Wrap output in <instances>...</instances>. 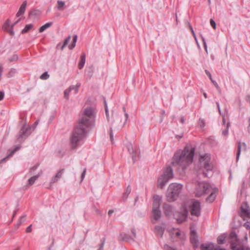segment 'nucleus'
I'll return each instance as SVG.
<instances>
[{
	"label": "nucleus",
	"instance_id": "1",
	"mask_svg": "<svg viewBox=\"0 0 250 250\" xmlns=\"http://www.w3.org/2000/svg\"><path fill=\"white\" fill-rule=\"evenodd\" d=\"M95 118V109L92 107H86L79 120L78 125L72 133L70 141L73 148H75L80 141L84 137L86 129L94 125Z\"/></svg>",
	"mask_w": 250,
	"mask_h": 250
},
{
	"label": "nucleus",
	"instance_id": "2",
	"mask_svg": "<svg viewBox=\"0 0 250 250\" xmlns=\"http://www.w3.org/2000/svg\"><path fill=\"white\" fill-rule=\"evenodd\" d=\"M194 151V147L186 146L183 150L176 152L173 157L172 166L177 167L178 170L181 169L184 170L192 162Z\"/></svg>",
	"mask_w": 250,
	"mask_h": 250
},
{
	"label": "nucleus",
	"instance_id": "3",
	"mask_svg": "<svg viewBox=\"0 0 250 250\" xmlns=\"http://www.w3.org/2000/svg\"><path fill=\"white\" fill-rule=\"evenodd\" d=\"M216 191L217 189L216 188H213L209 183L201 182H198L196 185L195 194L196 197H200L205 194H209V195L206 198V201L211 203L215 199Z\"/></svg>",
	"mask_w": 250,
	"mask_h": 250
},
{
	"label": "nucleus",
	"instance_id": "4",
	"mask_svg": "<svg viewBox=\"0 0 250 250\" xmlns=\"http://www.w3.org/2000/svg\"><path fill=\"white\" fill-rule=\"evenodd\" d=\"M210 161V155L208 154L203 155L200 158V171H202L204 177H208V173L212 170L213 165Z\"/></svg>",
	"mask_w": 250,
	"mask_h": 250
},
{
	"label": "nucleus",
	"instance_id": "5",
	"mask_svg": "<svg viewBox=\"0 0 250 250\" xmlns=\"http://www.w3.org/2000/svg\"><path fill=\"white\" fill-rule=\"evenodd\" d=\"M183 185L180 184L172 183L169 185L166 194L168 202H173L176 200L182 191Z\"/></svg>",
	"mask_w": 250,
	"mask_h": 250
},
{
	"label": "nucleus",
	"instance_id": "6",
	"mask_svg": "<svg viewBox=\"0 0 250 250\" xmlns=\"http://www.w3.org/2000/svg\"><path fill=\"white\" fill-rule=\"evenodd\" d=\"M173 176V169L171 167H167L163 174L158 179V187L163 188L168 181L171 179Z\"/></svg>",
	"mask_w": 250,
	"mask_h": 250
},
{
	"label": "nucleus",
	"instance_id": "7",
	"mask_svg": "<svg viewBox=\"0 0 250 250\" xmlns=\"http://www.w3.org/2000/svg\"><path fill=\"white\" fill-rule=\"evenodd\" d=\"M230 248L232 250H250L248 247H242L237 248L238 239L235 232H231L230 234Z\"/></svg>",
	"mask_w": 250,
	"mask_h": 250
},
{
	"label": "nucleus",
	"instance_id": "8",
	"mask_svg": "<svg viewBox=\"0 0 250 250\" xmlns=\"http://www.w3.org/2000/svg\"><path fill=\"white\" fill-rule=\"evenodd\" d=\"M188 215V211L186 208H183L181 211H176L173 213V217L178 223H182L185 221Z\"/></svg>",
	"mask_w": 250,
	"mask_h": 250
},
{
	"label": "nucleus",
	"instance_id": "9",
	"mask_svg": "<svg viewBox=\"0 0 250 250\" xmlns=\"http://www.w3.org/2000/svg\"><path fill=\"white\" fill-rule=\"evenodd\" d=\"M191 215L199 217L201 215V205L199 201L195 200L190 206Z\"/></svg>",
	"mask_w": 250,
	"mask_h": 250
},
{
	"label": "nucleus",
	"instance_id": "10",
	"mask_svg": "<svg viewBox=\"0 0 250 250\" xmlns=\"http://www.w3.org/2000/svg\"><path fill=\"white\" fill-rule=\"evenodd\" d=\"M30 129V127L25 128L23 126L20 131L17 137V140L19 142H22L24 141L28 136L27 131Z\"/></svg>",
	"mask_w": 250,
	"mask_h": 250
},
{
	"label": "nucleus",
	"instance_id": "11",
	"mask_svg": "<svg viewBox=\"0 0 250 250\" xmlns=\"http://www.w3.org/2000/svg\"><path fill=\"white\" fill-rule=\"evenodd\" d=\"M126 148L128 152L132 155V159L133 163H135L136 161V154L137 150L135 148L131 143H128L126 144Z\"/></svg>",
	"mask_w": 250,
	"mask_h": 250
},
{
	"label": "nucleus",
	"instance_id": "12",
	"mask_svg": "<svg viewBox=\"0 0 250 250\" xmlns=\"http://www.w3.org/2000/svg\"><path fill=\"white\" fill-rule=\"evenodd\" d=\"M10 20L8 19L5 23L3 24L2 26L3 29L8 32L10 35L13 36L15 34L14 32L13 31V28L10 27Z\"/></svg>",
	"mask_w": 250,
	"mask_h": 250
},
{
	"label": "nucleus",
	"instance_id": "13",
	"mask_svg": "<svg viewBox=\"0 0 250 250\" xmlns=\"http://www.w3.org/2000/svg\"><path fill=\"white\" fill-rule=\"evenodd\" d=\"M162 197L158 195L153 196V208H160L161 204Z\"/></svg>",
	"mask_w": 250,
	"mask_h": 250
},
{
	"label": "nucleus",
	"instance_id": "14",
	"mask_svg": "<svg viewBox=\"0 0 250 250\" xmlns=\"http://www.w3.org/2000/svg\"><path fill=\"white\" fill-rule=\"evenodd\" d=\"M165 228L161 226H156L154 228V232L156 235L162 238L164 234Z\"/></svg>",
	"mask_w": 250,
	"mask_h": 250
},
{
	"label": "nucleus",
	"instance_id": "15",
	"mask_svg": "<svg viewBox=\"0 0 250 250\" xmlns=\"http://www.w3.org/2000/svg\"><path fill=\"white\" fill-rule=\"evenodd\" d=\"M64 171V169L62 168L60 169L57 173L52 178L50 183L53 184L56 183L59 181V180L62 177L63 172Z\"/></svg>",
	"mask_w": 250,
	"mask_h": 250
},
{
	"label": "nucleus",
	"instance_id": "16",
	"mask_svg": "<svg viewBox=\"0 0 250 250\" xmlns=\"http://www.w3.org/2000/svg\"><path fill=\"white\" fill-rule=\"evenodd\" d=\"M120 239L122 241L125 242H131L135 241L134 239L132 236L124 232H122L120 234Z\"/></svg>",
	"mask_w": 250,
	"mask_h": 250
},
{
	"label": "nucleus",
	"instance_id": "17",
	"mask_svg": "<svg viewBox=\"0 0 250 250\" xmlns=\"http://www.w3.org/2000/svg\"><path fill=\"white\" fill-rule=\"evenodd\" d=\"M27 2L26 0H25L23 2L22 4L20 7L18 12L17 13V17H20L24 13L26 9V7L27 6Z\"/></svg>",
	"mask_w": 250,
	"mask_h": 250
},
{
	"label": "nucleus",
	"instance_id": "18",
	"mask_svg": "<svg viewBox=\"0 0 250 250\" xmlns=\"http://www.w3.org/2000/svg\"><path fill=\"white\" fill-rule=\"evenodd\" d=\"M21 148V146L19 145H18L16 146L15 148L11 150L9 154L6 156L5 157L3 158L1 161H0V163L4 162L9 157H11L13 156V155L18 150H19Z\"/></svg>",
	"mask_w": 250,
	"mask_h": 250
},
{
	"label": "nucleus",
	"instance_id": "19",
	"mask_svg": "<svg viewBox=\"0 0 250 250\" xmlns=\"http://www.w3.org/2000/svg\"><path fill=\"white\" fill-rule=\"evenodd\" d=\"M191 243L195 246L197 245L198 239L195 230H192L191 232V236L190 237Z\"/></svg>",
	"mask_w": 250,
	"mask_h": 250
},
{
	"label": "nucleus",
	"instance_id": "20",
	"mask_svg": "<svg viewBox=\"0 0 250 250\" xmlns=\"http://www.w3.org/2000/svg\"><path fill=\"white\" fill-rule=\"evenodd\" d=\"M164 211L166 216H170L173 212L172 206L169 205H166L164 207Z\"/></svg>",
	"mask_w": 250,
	"mask_h": 250
},
{
	"label": "nucleus",
	"instance_id": "21",
	"mask_svg": "<svg viewBox=\"0 0 250 250\" xmlns=\"http://www.w3.org/2000/svg\"><path fill=\"white\" fill-rule=\"evenodd\" d=\"M152 214L154 219L155 220H159L161 217V211L160 208H153Z\"/></svg>",
	"mask_w": 250,
	"mask_h": 250
},
{
	"label": "nucleus",
	"instance_id": "22",
	"mask_svg": "<svg viewBox=\"0 0 250 250\" xmlns=\"http://www.w3.org/2000/svg\"><path fill=\"white\" fill-rule=\"evenodd\" d=\"M86 59V55L85 53H83L81 56L80 61L78 64V68L80 69H82L85 64Z\"/></svg>",
	"mask_w": 250,
	"mask_h": 250
},
{
	"label": "nucleus",
	"instance_id": "23",
	"mask_svg": "<svg viewBox=\"0 0 250 250\" xmlns=\"http://www.w3.org/2000/svg\"><path fill=\"white\" fill-rule=\"evenodd\" d=\"M214 248L213 243L203 244L201 246L202 250H212Z\"/></svg>",
	"mask_w": 250,
	"mask_h": 250
},
{
	"label": "nucleus",
	"instance_id": "24",
	"mask_svg": "<svg viewBox=\"0 0 250 250\" xmlns=\"http://www.w3.org/2000/svg\"><path fill=\"white\" fill-rule=\"evenodd\" d=\"M241 215L248 218H250V210L247 208H244L241 207Z\"/></svg>",
	"mask_w": 250,
	"mask_h": 250
},
{
	"label": "nucleus",
	"instance_id": "25",
	"mask_svg": "<svg viewBox=\"0 0 250 250\" xmlns=\"http://www.w3.org/2000/svg\"><path fill=\"white\" fill-rule=\"evenodd\" d=\"M41 174H42V172L30 178L28 180V185L29 186L32 185L35 183V182L38 179V178L40 177V176L41 175Z\"/></svg>",
	"mask_w": 250,
	"mask_h": 250
},
{
	"label": "nucleus",
	"instance_id": "26",
	"mask_svg": "<svg viewBox=\"0 0 250 250\" xmlns=\"http://www.w3.org/2000/svg\"><path fill=\"white\" fill-rule=\"evenodd\" d=\"M74 88V85H71L69 86V87L68 88L65 90V91H64V97L65 99H69V93L70 92V91L71 90H73Z\"/></svg>",
	"mask_w": 250,
	"mask_h": 250
},
{
	"label": "nucleus",
	"instance_id": "27",
	"mask_svg": "<svg viewBox=\"0 0 250 250\" xmlns=\"http://www.w3.org/2000/svg\"><path fill=\"white\" fill-rule=\"evenodd\" d=\"M131 188L130 187V186L128 185L126 188L125 192L124 193L123 195V199L124 200H125L127 199V198L128 196V195L131 192Z\"/></svg>",
	"mask_w": 250,
	"mask_h": 250
},
{
	"label": "nucleus",
	"instance_id": "28",
	"mask_svg": "<svg viewBox=\"0 0 250 250\" xmlns=\"http://www.w3.org/2000/svg\"><path fill=\"white\" fill-rule=\"evenodd\" d=\"M65 6V2L62 0L57 1V9L60 11H62Z\"/></svg>",
	"mask_w": 250,
	"mask_h": 250
},
{
	"label": "nucleus",
	"instance_id": "29",
	"mask_svg": "<svg viewBox=\"0 0 250 250\" xmlns=\"http://www.w3.org/2000/svg\"><path fill=\"white\" fill-rule=\"evenodd\" d=\"M52 24V22H49L45 23L44 25L42 26L39 29L40 32H43L45 29L50 27Z\"/></svg>",
	"mask_w": 250,
	"mask_h": 250
},
{
	"label": "nucleus",
	"instance_id": "30",
	"mask_svg": "<svg viewBox=\"0 0 250 250\" xmlns=\"http://www.w3.org/2000/svg\"><path fill=\"white\" fill-rule=\"evenodd\" d=\"M17 70L15 68H12L10 69L8 73L7 74V77L8 78H11L14 76V75L16 74Z\"/></svg>",
	"mask_w": 250,
	"mask_h": 250
},
{
	"label": "nucleus",
	"instance_id": "31",
	"mask_svg": "<svg viewBox=\"0 0 250 250\" xmlns=\"http://www.w3.org/2000/svg\"><path fill=\"white\" fill-rule=\"evenodd\" d=\"M241 146L242 144L241 142L238 143V146H237V151L236 153V161H238L239 160V156L241 154Z\"/></svg>",
	"mask_w": 250,
	"mask_h": 250
},
{
	"label": "nucleus",
	"instance_id": "32",
	"mask_svg": "<svg viewBox=\"0 0 250 250\" xmlns=\"http://www.w3.org/2000/svg\"><path fill=\"white\" fill-rule=\"evenodd\" d=\"M33 27L32 24H29L25 25V27L22 30L21 33L24 34L27 32Z\"/></svg>",
	"mask_w": 250,
	"mask_h": 250
},
{
	"label": "nucleus",
	"instance_id": "33",
	"mask_svg": "<svg viewBox=\"0 0 250 250\" xmlns=\"http://www.w3.org/2000/svg\"><path fill=\"white\" fill-rule=\"evenodd\" d=\"M216 105H217V108L218 109V111H219V112L220 114L222 116V117H223V124L224 125H225L226 124V121L225 115H223L222 114L219 102H216Z\"/></svg>",
	"mask_w": 250,
	"mask_h": 250
},
{
	"label": "nucleus",
	"instance_id": "34",
	"mask_svg": "<svg viewBox=\"0 0 250 250\" xmlns=\"http://www.w3.org/2000/svg\"><path fill=\"white\" fill-rule=\"evenodd\" d=\"M77 36L75 35L73 39V42L69 46V48L70 49H72L74 48L76 45V42H77Z\"/></svg>",
	"mask_w": 250,
	"mask_h": 250
},
{
	"label": "nucleus",
	"instance_id": "35",
	"mask_svg": "<svg viewBox=\"0 0 250 250\" xmlns=\"http://www.w3.org/2000/svg\"><path fill=\"white\" fill-rule=\"evenodd\" d=\"M229 123L228 122L225 128L222 131V135L224 136H227L228 135L229 128Z\"/></svg>",
	"mask_w": 250,
	"mask_h": 250
},
{
	"label": "nucleus",
	"instance_id": "36",
	"mask_svg": "<svg viewBox=\"0 0 250 250\" xmlns=\"http://www.w3.org/2000/svg\"><path fill=\"white\" fill-rule=\"evenodd\" d=\"M104 108H105V111L106 118H107V120L109 121V117L107 103H106V102L105 99H104Z\"/></svg>",
	"mask_w": 250,
	"mask_h": 250
},
{
	"label": "nucleus",
	"instance_id": "37",
	"mask_svg": "<svg viewBox=\"0 0 250 250\" xmlns=\"http://www.w3.org/2000/svg\"><path fill=\"white\" fill-rule=\"evenodd\" d=\"M225 237L221 235L219 236L217 238V242L219 244H223L225 243Z\"/></svg>",
	"mask_w": 250,
	"mask_h": 250
},
{
	"label": "nucleus",
	"instance_id": "38",
	"mask_svg": "<svg viewBox=\"0 0 250 250\" xmlns=\"http://www.w3.org/2000/svg\"><path fill=\"white\" fill-rule=\"evenodd\" d=\"M71 39V36H68L64 40V43H63V44L62 45V46L61 47V50H63V49L64 48V47L66 45V44H67V43L69 42L70 41V40Z\"/></svg>",
	"mask_w": 250,
	"mask_h": 250
},
{
	"label": "nucleus",
	"instance_id": "39",
	"mask_svg": "<svg viewBox=\"0 0 250 250\" xmlns=\"http://www.w3.org/2000/svg\"><path fill=\"white\" fill-rule=\"evenodd\" d=\"M39 166V164H36L35 166H34L32 168H31L29 172V174L30 175L33 174L34 173V171L38 168Z\"/></svg>",
	"mask_w": 250,
	"mask_h": 250
},
{
	"label": "nucleus",
	"instance_id": "40",
	"mask_svg": "<svg viewBox=\"0 0 250 250\" xmlns=\"http://www.w3.org/2000/svg\"><path fill=\"white\" fill-rule=\"evenodd\" d=\"M49 75L48 74L47 72H44L41 76H40V79L42 80H47L49 78Z\"/></svg>",
	"mask_w": 250,
	"mask_h": 250
},
{
	"label": "nucleus",
	"instance_id": "41",
	"mask_svg": "<svg viewBox=\"0 0 250 250\" xmlns=\"http://www.w3.org/2000/svg\"><path fill=\"white\" fill-rule=\"evenodd\" d=\"M101 244L100 245V247L98 250H104V245L105 241V238H103L101 240Z\"/></svg>",
	"mask_w": 250,
	"mask_h": 250
},
{
	"label": "nucleus",
	"instance_id": "42",
	"mask_svg": "<svg viewBox=\"0 0 250 250\" xmlns=\"http://www.w3.org/2000/svg\"><path fill=\"white\" fill-rule=\"evenodd\" d=\"M26 216V215H25L21 216L20 218V220L18 221L17 224L18 227L20 226L22 224V223L25 221V218Z\"/></svg>",
	"mask_w": 250,
	"mask_h": 250
},
{
	"label": "nucleus",
	"instance_id": "43",
	"mask_svg": "<svg viewBox=\"0 0 250 250\" xmlns=\"http://www.w3.org/2000/svg\"><path fill=\"white\" fill-rule=\"evenodd\" d=\"M18 59V56L17 55H14L12 57L9 58V61L10 62L17 61Z\"/></svg>",
	"mask_w": 250,
	"mask_h": 250
},
{
	"label": "nucleus",
	"instance_id": "44",
	"mask_svg": "<svg viewBox=\"0 0 250 250\" xmlns=\"http://www.w3.org/2000/svg\"><path fill=\"white\" fill-rule=\"evenodd\" d=\"M123 109L124 111L125 112V122L121 125L122 127H123L124 126L125 124V122H126V120H127V119L128 118V114L125 112V107H123Z\"/></svg>",
	"mask_w": 250,
	"mask_h": 250
},
{
	"label": "nucleus",
	"instance_id": "45",
	"mask_svg": "<svg viewBox=\"0 0 250 250\" xmlns=\"http://www.w3.org/2000/svg\"><path fill=\"white\" fill-rule=\"evenodd\" d=\"M199 125L201 128H203L205 125V123L203 119H200L199 120Z\"/></svg>",
	"mask_w": 250,
	"mask_h": 250
},
{
	"label": "nucleus",
	"instance_id": "46",
	"mask_svg": "<svg viewBox=\"0 0 250 250\" xmlns=\"http://www.w3.org/2000/svg\"><path fill=\"white\" fill-rule=\"evenodd\" d=\"M210 25L212 27V28L213 29H215L216 28V25L215 21L212 19L210 20Z\"/></svg>",
	"mask_w": 250,
	"mask_h": 250
},
{
	"label": "nucleus",
	"instance_id": "47",
	"mask_svg": "<svg viewBox=\"0 0 250 250\" xmlns=\"http://www.w3.org/2000/svg\"><path fill=\"white\" fill-rule=\"evenodd\" d=\"M109 136L111 142H112V143H113V134L112 129L111 127L110 128Z\"/></svg>",
	"mask_w": 250,
	"mask_h": 250
},
{
	"label": "nucleus",
	"instance_id": "48",
	"mask_svg": "<svg viewBox=\"0 0 250 250\" xmlns=\"http://www.w3.org/2000/svg\"><path fill=\"white\" fill-rule=\"evenodd\" d=\"M188 26H189V27L190 28V29L191 31V32H192V34L193 37H194L195 39L196 40V35H195V34L194 33V30L193 29L192 27L191 26V24L189 23H188Z\"/></svg>",
	"mask_w": 250,
	"mask_h": 250
},
{
	"label": "nucleus",
	"instance_id": "49",
	"mask_svg": "<svg viewBox=\"0 0 250 250\" xmlns=\"http://www.w3.org/2000/svg\"><path fill=\"white\" fill-rule=\"evenodd\" d=\"M164 249L166 250H176L167 245H165Z\"/></svg>",
	"mask_w": 250,
	"mask_h": 250
},
{
	"label": "nucleus",
	"instance_id": "50",
	"mask_svg": "<svg viewBox=\"0 0 250 250\" xmlns=\"http://www.w3.org/2000/svg\"><path fill=\"white\" fill-rule=\"evenodd\" d=\"M205 73L211 81L213 80L211 73L208 70H205Z\"/></svg>",
	"mask_w": 250,
	"mask_h": 250
},
{
	"label": "nucleus",
	"instance_id": "51",
	"mask_svg": "<svg viewBox=\"0 0 250 250\" xmlns=\"http://www.w3.org/2000/svg\"><path fill=\"white\" fill-rule=\"evenodd\" d=\"M131 232L133 235V238H136V230L135 229V228H132L131 230Z\"/></svg>",
	"mask_w": 250,
	"mask_h": 250
},
{
	"label": "nucleus",
	"instance_id": "52",
	"mask_svg": "<svg viewBox=\"0 0 250 250\" xmlns=\"http://www.w3.org/2000/svg\"><path fill=\"white\" fill-rule=\"evenodd\" d=\"M3 70V67L1 64L0 63V81L1 79L2 73Z\"/></svg>",
	"mask_w": 250,
	"mask_h": 250
},
{
	"label": "nucleus",
	"instance_id": "53",
	"mask_svg": "<svg viewBox=\"0 0 250 250\" xmlns=\"http://www.w3.org/2000/svg\"><path fill=\"white\" fill-rule=\"evenodd\" d=\"M36 12H37V10H32L30 12L29 14V16H34V15H36Z\"/></svg>",
	"mask_w": 250,
	"mask_h": 250
},
{
	"label": "nucleus",
	"instance_id": "54",
	"mask_svg": "<svg viewBox=\"0 0 250 250\" xmlns=\"http://www.w3.org/2000/svg\"><path fill=\"white\" fill-rule=\"evenodd\" d=\"M85 173H86V168H84L82 173V175H81L82 180H83L84 179L85 175Z\"/></svg>",
	"mask_w": 250,
	"mask_h": 250
},
{
	"label": "nucleus",
	"instance_id": "55",
	"mask_svg": "<svg viewBox=\"0 0 250 250\" xmlns=\"http://www.w3.org/2000/svg\"><path fill=\"white\" fill-rule=\"evenodd\" d=\"M4 96V92L3 91H0V101H1Z\"/></svg>",
	"mask_w": 250,
	"mask_h": 250
},
{
	"label": "nucleus",
	"instance_id": "56",
	"mask_svg": "<svg viewBox=\"0 0 250 250\" xmlns=\"http://www.w3.org/2000/svg\"><path fill=\"white\" fill-rule=\"evenodd\" d=\"M247 229H250V223L249 222H247L244 224V225Z\"/></svg>",
	"mask_w": 250,
	"mask_h": 250
},
{
	"label": "nucleus",
	"instance_id": "57",
	"mask_svg": "<svg viewBox=\"0 0 250 250\" xmlns=\"http://www.w3.org/2000/svg\"><path fill=\"white\" fill-rule=\"evenodd\" d=\"M32 225H30L29 226H28L26 229V232L27 233L30 232L32 231V228H31Z\"/></svg>",
	"mask_w": 250,
	"mask_h": 250
},
{
	"label": "nucleus",
	"instance_id": "58",
	"mask_svg": "<svg viewBox=\"0 0 250 250\" xmlns=\"http://www.w3.org/2000/svg\"><path fill=\"white\" fill-rule=\"evenodd\" d=\"M211 81L213 83V84L216 87L217 89H219V86L218 84H217V83L214 80H212Z\"/></svg>",
	"mask_w": 250,
	"mask_h": 250
},
{
	"label": "nucleus",
	"instance_id": "59",
	"mask_svg": "<svg viewBox=\"0 0 250 250\" xmlns=\"http://www.w3.org/2000/svg\"><path fill=\"white\" fill-rule=\"evenodd\" d=\"M20 20H21V19H19V20H18L17 21H16L15 22H14L12 24H11V25L10 24V27L13 28V27L20 21Z\"/></svg>",
	"mask_w": 250,
	"mask_h": 250
},
{
	"label": "nucleus",
	"instance_id": "60",
	"mask_svg": "<svg viewBox=\"0 0 250 250\" xmlns=\"http://www.w3.org/2000/svg\"><path fill=\"white\" fill-rule=\"evenodd\" d=\"M175 233L176 236H177V237H179L181 235V232L179 230H176Z\"/></svg>",
	"mask_w": 250,
	"mask_h": 250
},
{
	"label": "nucleus",
	"instance_id": "61",
	"mask_svg": "<svg viewBox=\"0 0 250 250\" xmlns=\"http://www.w3.org/2000/svg\"><path fill=\"white\" fill-rule=\"evenodd\" d=\"M246 100L247 102L249 103L250 104V94H248L246 97Z\"/></svg>",
	"mask_w": 250,
	"mask_h": 250
},
{
	"label": "nucleus",
	"instance_id": "62",
	"mask_svg": "<svg viewBox=\"0 0 250 250\" xmlns=\"http://www.w3.org/2000/svg\"><path fill=\"white\" fill-rule=\"evenodd\" d=\"M214 250H226L225 249L221 248L220 246L216 247Z\"/></svg>",
	"mask_w": 250,
	"mask_h": 250
},
{
	"label": "nucleus",
	"instance_id": "63",
	"mask_svg": "<svg viewBox=\"0 0 250 250\" xmlns=\"http://www.w3.org/2000/svg\"><path fill=\"white\" fill-rule=\"evenodd\" d=\"M180 122L182 124H184L185 123V119L184 117L182 116V117H181Z\"/></svg>",
	"mask_w": 250,
	"mask_h": 250
},
{
	"label": "nucleus",
	"instance_id": "64",
	"mask_svg": "<svg viewBox=\"0 0 250 250\" xmlns=\"http://www.w3.org/2000/svg\"><path fill=\"white\" fill-rule=\"evenodd\" d=\"M249 125L248 127V131L249 133H250V118H249Z\"/></svg>",
	"mask_w": 250,
	"mask_h": 250
}]
</instances>
